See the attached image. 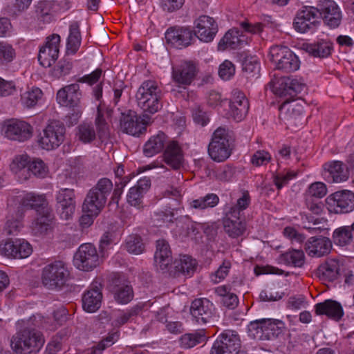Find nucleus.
I'll return each mask as SVG.
<instances>
[{"instance_id": "1", "label": "nucleus", "mask_w": 354, "mask_h": 354, "mask_svg": "<svg viewBox=\"0 0 354 354\" xmlns=\"http://www.w3.org/2000/svg\"><path fill=\"white\" fill-rule=\"evenodd\" d=\"M112 189L113 183L109 178L100 179L88 192L82 204L83 212L97 216L104 207Z\"/></svg>"}, {"instance_id": "2", "label": "nucleus", "mask_w": 354, "mask_h": 354, "mask_svg": "<svg viewBox=\"0 0 354 354\" xmlns=\"http://www.w3.org/2000/svg\"><path fill=\"white\" fill-rule=\"evenodd\" d=\"M138 105L145 114H154L162 107V91L157 82L147 80L142 82L136 93Z\"/></svg>"}, {"instance_id": "3", "label": "nucleus", "mask_w": 354, "mask_h": 354, "mask_svg": "<svg viewBox=\"0 0 354 354\" xmlns=\"http://www.w3.org/2000/svg\"><path fill=\"white\" fill-rule=\"evenodd\" d=\"M232 149L229 131L222 127L216 129L208 145L209 157L215 162H224L230 156Z\"/></svg>"}, {"instance_id": "4", "label": "nucleus", "mask_w": 354, "mask_h": 354, "mask_svg": "<svg viewBox=\"0 0 354 354\" xmlns=\"http://www.w3.org/2000/svg\"><path fill=\"white\" fill-rule=\"evenodd\" d=\"M70 272L66 264L56 261L46 266L42 271V283L48 289L61 288L69 279Z\"/></svg>"}, {"instance_id": "5", "label": "nucleus", "mask_w": 354, "mask_h": 354, "mask_svg": "<svg viewBox=\"0 0 354 354\" xmlns=\"http://www.w3.org/2000/svg\"><path fill=\"white\" fill-rule=\"evenodd\" d=\"M44 339L40 332L34 329H24L12 340L15 351L21 354L39 351L43 346Z\"/></svg>"}, {"instance_id": "6", "label": "nucleus", "mask_w": 354, "mask_h": 354, "mask_svg": "<svg viewBox=\"0 0 354 354\" xmlns=\"http://www.w3.org/2000/svg\"><path fill=\"white\" fill-rule=\"evenodd\" d=\"M320 24L317 10L313 6H304L297 12L293 21L294 29L299 33L315 32Z\"/></svg>"}, {"instance_id": "7", "label": "nucleus", "mask_w": 354, "mask_h": 354, "mask_svg": "<svg viewBox=\"0 0 354 354\" xmlns=\"http://www.w3.org/2000/svg\"><path fill=\"white\" fill-rule=\"evenodd\" d=\"M271 60L278 70L291 73L299 68V60L288 48L275 46L270 48Z\"/></svg>"}, {"instance_id": "8", "label": "nucleus", "mask_w": 354, "mask_h": 354, "mask_svg": "<svg viewBox=\"0 0 354 354\" xmlns=\"http://www.w3.org/2000/svg\"><path fill=\"white\" fill-rule=\"evenodd\" d=\"M65 127L58 120L51 121L44 129L43 136L39 140L40 147L46 150L57 148L64 140Z\"/></svg>"}, {"instance_id": "9", "label": "nucleus", "mask_w": 354, "mask_h": 354, "mask_svg": "<svg viewBox=\"0 0 354 354\" xmlns=\"http://www.w3.org/2000/svg\"><path fill=\"white\" fill-rule=\"evenodd\" d=\"M73 263L82 271H90L96 268L100 264L96 248L91 243L82 244L74 254Z\"/></svg>"}, {"instance_id": "10", "label": "nucleus", "mask_w": 354, "mask_h": 354, "mask_svg": "<svg viewBox=\"0 0 354 354\" xmlns=\"http://www.w3.org/2000/svg\"><path fill=\"white\" fill-rule=\"evenodd\" d=\"M326 205L332 213L351 212L354 209V193L348 190L336 192L326 198Z\"/></svg>"}, {"instance_id": "11", "label": "nucleus", "mask_w": 354, "mask_h": 354, "mask_svg": "<svg viewBox=\"0 0 354 354\" xmlns=\"http://www.w3.org/2000/svg\"><path fill=\"white\" fill-rule=\"evenodd\" d=\"M315 9L322 17L324 24L330 28H337L342 21V13L337 3L333 0H320Z\"/></svg>"}, {"instance_id": "12", "label": "nucleus", "mask_w": 354, "mask_h": 354, "mask_svg": "<svg viewBox=\"0 0 354 354\" xmlns=\"http://www.w3.org/2000/svg\"><path fill=\"white\" fill-rule=\"evenodd\" d=\"M57 210L62 219L72 218L75 210V194L73 189L62 188L56 194Z\"/></svg>"}, {"instance_id": "13", "label": "nucleus", "mask_w": 354, "mask_h": 354, "mask_svg": "<svg viewBox=\"0 0 354 354\" xmlns=\"http://www.w3.org/2000/svg\"><path fill=\"white\" fill-rule=\"evenodd\" d=\"M60 44V37L53 34L46 39L44 46L41 47L38 54L39 64L48 68L51 66L58 58Z\"/></svg>"}, {"instance_id": "14", "label": "nucleus", "mask_w": 354, "mask_h": 354, "mask_svg": "<svg viewBox=\"0 0 354 354\" xmlns=\"http://www.w3.org/2000/svg\"><path fill=\"white\" fill-rule=\"evenodd\" d=\"M190 313L198 324L212 322L215 316V308L212 302L206 298L194 299L190 306Z\"/></svg>"}, {"instance_id": "15", "label": "nucleus", "mask_w": 354, "mask_h": 354, "mask_svg": "<svg viewBox=\"0 0 354 354\" xmlns=\"http://www.w3.org/2000/svg\"><path fill=\"white\" fill-rule=\"evenodd\" d=\"M217 30V25L212 17L202 15L194 21V37H197L201 41L209 42L213 40Z\"/></svg>"}, {"instance_id": "16", "label": "nucleus", "mask_w": 354, "mask_h": 354, "mask_svg": "<svg viewBox=\"0 0 354 354\" xmlns=\"http://www.w3.org/2000/svg\"><path fill=\"white\" fill-rule=\"evenodd\" d=\"M33 129L30 124L19 120H11L5 126V136L8 138L19 142L30 139Z\"/></svg>"}, {"instance_id": "17", "label": "nucleus", "mask_w": 354, "mask_h": 354, "mask_svg": "<svg viewBox=\"0 0 354 354\" xmlns=\"http://www.w3.org/2000/svg\"><path fill=\"white\" fill-rule=\"evenodd\" d=\"M249 102L245 94L239 89H234L230 101V115L236 122L243 120L249 111Z\"/></svg>"}, {"instance_id": "18", "label": "nucleus", "mask_w": 354, "mask_h": 354, "mask_svg": "<svg viewBox=\"0 0 354 354\" xmlns=\"http://www.w3.org/2000/svg\"><path fill=\"white\" fill-rule=\"evenodd\" d=\"M32 247L24 239L8 240L1 248V253L13 259H24L32 253Z\"/></svg>"}, {"instance_id": "19", "label": "nucleus", "mask_w": 354, "mask_h": 354, "mask_svg": "<svg viewBox=\"0 0 354 354\" xmlns=\"http://www.w3.org/2000/svg\"><path fill=\"white\" fill-rule=\"evenodd\" d=\"M120 128L125 133L138 136L146 130L145 123L140 120L136 112L131 110L121 113Z\"/></svg>"}, {"instance_id": "20", "label": "nucleus", "mask_w": 354, "mask_h": 354, "mask_svg": "<svg viewBox=\"0 0 354 354\" xmlns=\"http://www.w3.org/2000/svg\"><path fill=\"white\" fill-rule=\"evenodd\" d=\"M168 44L177 48L189 46L194 39L193 31L187 28H170L165 33Z\"/></svg>"}, {"instance_id": "21", "label": "nucleus", "mask_w": 354, "mask_h": 354, "mask_svg": "<svg viewBox=\"0 0 354 354\" xmlns=\"http://www.w3.org/2000/svg\"><path fill=\"white\" fill-rule=\"evenodd\" d=\"M196 75V66L191 62H184L172 68L173 81L183 88L191 84Z\"/></svg>"}, {"instance_id": "22", "label": "nucleus", "mask_w": 354, "mask_h": 354, "mask_svg": "<svg viewBox=\"0 0 354 354\" xmlns=\"http://www.w3.org/2000/svg\"><path fill=\"white\" fill-rule=\"evenodd\" d=\"M332 249L330 240L326 236H312L305 243V250L312 257H322L330 253Z\"/></svg>"}, {"instance_id": "23", "label": "nucleus", "mask_w": 354, "mask_h": 354, "mask_svg": "<svg viewBox=\"0 0 354 354\" xmlns=\"http://www.w3.org/2000/svg\"><path fill=\"white\" fill-rule=\"evenodd\" d=\"M102 285L98 281H93L88 290L82 297V307L88 313H94L101 306L102 293L101 292Z\"/></svg>"}, {"instance_id": "24", "label": "nucleus", "mask_w": 354, "mask_h": 354, "mask_svg": "<svg viewBox=\"0 0 354 354\" xmlns=\"http://www.w3.org/2000/svg\"><path fill=\"white\" fill-rule=\"evenodd\" d=\"M82 93L77 83L66 86L58 91L57 100L62 106L77 107L80 103Z\"/></svg>"}, {"instance_id": "25", "label": "nucleus", "mask_w": 354, "mask_h": 354, "mask_svg": "<svg viewBox=\"0 0 354 354\" xmlns=\"http://www.w3.org/2000/svg\"><path fill=\"white\" fill-rule=\"evenodd\" d=\"M298 80L289 77L281 78L274 86L275 93L280 96H295L305 88Z\"/></svg>"}, {"instance_id": "26", "label": "nucleus", "mask_w": 354, "mask_h": 354, "mask_svg": "<svg viewBox=\"0 0 354 354\" xmlns=\"http://www.w3.org/2000/svg\"><path fill=\"white\" fill-rule=\"evenodd\" d=\"M183 153L176 141L168 142L164 151V161L173 169L178 170L183 163Z\"/></svg>"}, {"instance_id": "27", "label": "nucleus", "mask_w": 354, "mask_h": 354, "mask_svg": "<svg viewBox=\"0 0 354 354\" xmlns=\"http://www.w3.org/2000/svg\"><path fill=\"white\" fill-rule=\"evenodd\" d=\"M156 266L161 270H166L172 262L171 251L167 241L160 239L156 241L154 254Z\"/></svg>"}, {"instance_id": "28", "label": "nucleus", "mask_w": 354, "mask_h": 354, "mask_svg": "<svg viewBox=\"0 0 354 354\" xmlns=\"http://www.w3.org/2000/svg\"><path fill=\"white\" fill-rule=\"evenodd\" d=\"M315 310L317 315H326L335 320H339L344 315V311L340 303L327 299L324 302L318 303L315 306Z\"/></svg>"}, {"instance_id": "29", "label": "nucleus", "mask_w": 354, "mask_h": 354, "mask_svg": "<svg viewBox=\"0 0 354 354\" xmlns=\"http://www.w3.org/2000/svg\"><path fill=\"white\" fill-rule=\"evenodd\" d=\"M302 49L314 57L324 58L330 55L333 44L328 41L319 40L313 44H303Z\"/></svg>"}, {"instance_id": "30", "label": "nucleus", "mask_w": 354, "mask_h": 354, "mask_svg": "<svg viewBox=\"0 0 354 354\" xmlns=\"http://www.w3.org/2000/svg\"><path fill=\"white\" fill-rule=\"evenodd\" d=\"M217 340L223 348H228L229 352L232 354H239L241 347V340L239 335L234 330H225L221 333Z\"/></svg>"}, {"instance_id": "31", "label": "nucleus", "mask_w": 354, "mask_h": 354, "mask_svg": "<svg viewBox=\"0 0 354 354\" xmlns=\"http://www.w3.org/2000/svg\"><path fill=\"white\" fill-rule=\"evenodd\" d=\"M167 140V136L163 132L151 136L143 146V153L147 157H151L163 149Z\"/></svg>"}, {"instance_id": "32", "label": "nucleus", "mask_w": 354, "mask_h": 354, "mask_svg": "<svg viewBox=\"0 0 354 354\" xmlns=\"http://www.w3.org/2000/svg\"><path fill=\"white\" fill-rule=\"evenodd\" d=\"M324 169L328 171L334 183L346 181L349 177V168L341 161H333L324 165Z\"/></svg>"}, {"instance_id": "33", "label": "nucleus", "mask_w": 354, "mask_h": 354, "mask_svg": "<svg viewBox=\"0 0 354 354\" xmlns=\"http://www.w3.org/2000/svg\"><path fill=\"white\" fill-rule=\"evenodd\" d=\"M223 226L225 232L232 238L242 236L246 229L245 223L240 221L239 216L233 217L229 216L228 213L223 220Z\"/></svg>"}, {"instance_id": "34", "label": "nucleus", "mask_w": 354, "mask_h": 354, "mask_svg": "<svg viewBox=\"0 0 354 354\" xmlns=\"http://www.w3.org/2000/svg\"><path fill=\"white\" fill-rule=\"evenodd\" d=\"M320 277L328 281L335 280L339 273V263L335 259H328L318 268Z\"/></svg>"}, {"instance_id": "35", "label": "nucleus", "mask_w": 354, "mask_h": 354, "mask_svg": "<svg viewBox=\"0 0 354 354\" xmlns=\"http://www.w3.org/2000/svg\"><path fill=\"white\" fill-rule=\"evenodd\" d=\"M53 226L54 217L50 214H46L35 219L32 223V230L35 234L41 236L51 232Z\"/></svg>"}, {"instance_id": "36", "label": "nucleus", "mask_w": 354, "mask_h": 354, "mask_svg": "<svg viewBox=\"0 0 354 354\" xmlns=\"http://www.w3.org/2000/svg\"><path fill=\"white\" fill-rule=\"evenodd\" d=\"M174 267L176 272L190 277L196 270L197 261L191 256L183 255L174 261Z\"/></svg>"}, {"instance_id": "37", "label": "nucleus", "mask_w": 354, "mask_h": 354, "mask_svg": "<svg viewBox=\"0 0 354 354\" xmlns=\"http://www.w3.org/2000/svg\"><path fill=\"white\" fill-rule=\"evenodd\" d=\"M30 158L26 154L17 156L12 160L11 170L18 175L19 178L27 180L30 175H28L27 169L30 165Z\"/></svg>"}, {"instance_id": "38", "label": "nucleus", "mask_w": 354, "mask_h": 354, "mask_svg": "<svg viewBox=\"0 0 354 354\" xmlns=\"http://www.w3.org/2000/svg\"><path fill=\"white\" fill-rule=\"evenodd\" d=\"M54 7V1L43 0L39 1L35 6V15L37 18L45 23H49L53 19Z\"/></svg>"}, {"instance_id": "39", "label": "nucleus", "mask_w": 354, "mask_h": 354, "mask_svg": "<svg viewBox=\"0 0 354 354\" xmlns=\"http://www.w3.org/2000/svg\"><path fill=\"white\" fill-rule=\"evenodd\" d=\"M243 41L239 38V31L236 29L228 30L220 40L218 48L220 50L227 48L235 49L241 46Z\"/></svg>"}, {"instance_id": "40", "label": "nucleus", "mask_w": 354, "mask_h": 354, "mask_svg": "<svg viewBox=\"0 0 354 354\" xmlns=\"http://www.w3.org/2000/svg\"><path fill=\"white\" fill-rule=\"evenodd\" d=\"M263 320L266 340L276 338L283 332L285 324L281 320L274 319H263Z\"/></svg>"}, {"instance_id": "41", "label": "nucleus", "mask_w": 354, "mask_h": 354, "mask_svg": "<svg viewBox=\"0 0 354 354\" xmlns=\"http://www.w3.org/2000/svg\"><path fill=\"white\" fill-rule=\"evenodd\" d=\"M115 300L122 304L129 303L133 297V292L131 286L125 283L115 285L113 289Z\"/></svg>"}, {"instance_id": "42", "label": "nucleus", "mask_w": 354, "mask_h": 354, "mask_svg": "<svg viewBox=\"0 0 354 354\" xmlns=\"http://www.w3.org/2000/svg\"><path fill=\"white\" fill-rule=\"evenodd\" d=\"M81 44L80 26L77 22H73L69 28V35L67 40V51L75 54Z\"/></svg>"}, {"instance_id": "43", "label": "nucleus", "mask_w": 354, "mask_h": 354, "mask_svg": "<svg viewBox=\"0 0 354 354\" xmlns=\"http://www.w3.org/2000/svg\"><path fill=\"white\" fill-rule=\"evenodd\" d=\"M206 336L203 330L193 333H186L180 338V344L182 348H191L197 344L205 342Z\"/></svg>"}, {"instance_id": "44", "label": "nucleus", "mask_w": 354, "mask_h": 354, "mask_svg": "<svg viewBox=\"0 0 354 354\" xmlns=\"http://www.w3.org/2000/svg\"><path fill=\"white\" fill-rule=\"evenodd\" d=\"M280 259L286 265L301 267L305 262L304 253L301 250H289L280 256Z\"/></svg>"}, {"instance_id": "45", "label": "nucleus", "mask_w": 354, "mask_h": 354, "mask_svg": "<svg viewBox=\"0 0 354 354\" xmlns=\"http://www.w3.org/2000/svg\"><path fill=\"white\" fill-rule=\"evenodd\" d=\"M46 196L44 194H36L32 192L27 193L21 199V207L18 209H22V207L35 209L43 206L46 203Z\"/></svg>"}, {"instance_id": "46", "label": "nucleus", "mask_w": 354, "mask_h": 354, "mask_svg": "<svg viewBox=\"0 0 354 354\" xmlns=\"http://www.w3.org/2000/svg\"><path fill=\"white\" fill-rule=\"evenodd\" d=\"M24 216L22 209H17L16 216L10 214L7 216V221L4 227V231L8 235L15 234L22 227L21 218Z\"/></svg>"}, {"instance_id": "47", "label": "nucleus", "mask_w": 354, "mask_h": 354, "mask_svg": "<svg viewBox=\"0 0 354 354\" xmlns=\"http://www.w3.org/2000/svg\"><path fill=\"white\" fill-rule=\"evenodd\" d=\"M219 202V198L216 194H207L203 197L193 200L190 206L194 209H205L215 207Z\"/></svg>"}, {"instance_id": "48", "label": "nucleus", "mask_w": 354, "mask_h": 354, "mask_svg": "<svg viewBox=\"0 0 354 354\" xmlns=\"http://www.w3.org/2000/svg\"><path fill=\"white\" fill-rule=\"evenodd\" d=\"M125 249L131 254H140L145 249L141 236L138 234H131L127 236L124 243Z\"/></svg>"}, {"instance_id": "49", "label": "nucleus", "mask_w": 354, "mask_h": 354, "mask_svg": "<svg viewBox=\"0 0 354 354\" xmlns=\"http://www.w3.org/2000/svg\"><path fill=\"white\" fill-rule=\"evenodd\" d=\"M97 113L95 124L97 131V136L100 140H103L109 137V131L108 124L103 115L102 105L101 103L97 106Z\"/></svg>"}, {"instance_id": "50", "label": "nucleus", "mask_w": 354, "mask_h": 354, "mask_svg": "<svg viewBox=\"0 0 354 354\" xmlns=\"http://www.w3.org/2000/svg\"><path fill=\"white\" fill-rule=\"evenodd\" d=\"M250 203V196L248 191H243L241 196L237 199L236 203L231 207L228 212V215L233 217H237L240 215L241 211L248 208Z\"/></svg>"}, {"instance_id": "51", "label": "nucleus", "mask_w": 354, "mask_h": 354, "mask_svg": "<svg viewBox=\"0 0 354 354\" xmlns=\"http://www.w3.org/2000/svg\"><path fill=\"white\" fill-rule=\"evenodd\" d=\"M96 132L91 124L83 123L78 126L77 136L84 143H89L96 138Z\"/></svg>"}, {"instance_id": "52", "label": "nucleus", "mask_w": 354, "mask_h": 354, "mask_svg": "<svg viewBox=\"0 0 354 354\" xmlns=\"http://www.w3.org/2000/svg\"><path fill=\"white\" fill-rule=\"evenodd\" d=\"M142 306L141 305H136L126 311H122L116 317L114 320V324L116 326H121L135 316H137L142 310Z\"/></svg>"}, {"instance_id": "53", "label": "nucleus", "mask_w": 354, "mask_h": 354, "mask_svg": "<svg viewBox=\"0 0 354 354\" xmlns=\"http://www.w3.org/2000/svg\"><path fill=\"white\" fill-rule=\"evenodd\" d=\"M353 239V234L349 226H343L336 229L333 233V240L336 244L341 246L350 243Z\"/></svg>"}, {"instance_id": "54", "label": "nucleus", "mask_w": 354, "mask_h": 354, "mask_svg": "<svg viewBox=\"0 0 354 354\" xmlns=\"http://www.w3.org/2000/svg\"><path fill=\"white\" fill-rule=\"evenodd\" d=\"M263 319L251 322L248 326L249 336L254 339L266 340Z\"/></svg>"}, {"instance_id": "55", "label": "nucleus", "mask_w": 354, "mask_h": 354, "mask_svg": "<svg viewBox=\"0 0 354 354\" xmlns=\"http://www.w3.org/2000/svg\"><path fill=\"white\" fill-rule=\"evenodd\" d=\"M28 175L32 174L35 176L40 178H45L48 174V169L46 164L40 159L30 162L27 169Z\"/></svg>"}, {"instance_id": "56", "label": "nucleus", "mask_w": 354, "mask_h": 354, "mask_svg": "<svg viewBox=\"0 0 354 354\" xmlns=\"http://www.w3.org/2000/svg\"><path fill=\"white\" fill-rule=\"evenodd\" d=\"M41 96V90L39 88H33L32 90L24 93L21 97L22 104L27 108H31L36 105Z\"/></svg>"}, {"instance_id": "57", "label": "nucleus", "mask_w": 354, "mask_h": 354, "mask_svg": "<svg viewBox=\"0 0 354 354\" xmlns=\"http://www.w3.org/2000/svg\"><path fill=\"white\" fill-rule=\"evenodd\" d=\"M118 338V332L109 333L106 338L103 339L95 348H92L87 354H101L103 350L113 345Z\"/></svg>"}, {"instance_id": "58", "label": "nucleus", "mask_w": 354, "mask_h": 354, "mask_svg": "<svg viewBox=\"0 0 354 354\" xmlns=\"http://www.w3.org/2000/svg\"><path fill=\"white\" fill-rule=\"evenodd\" d=\"M281 111H286V113L290 119H296L304 112V107L295 102H285L281 106Z\"/></svg>"}, {"instance_id": "59", "label": "nucleus", "mask_w": 354, "mask_h": 354, "mask_svg": "<svg viewBox=\"0 0 354 354\" xmlns=\"http://www.w3.org/2000/svg\"><path fill=\"white\" fill-rule=\"evenodd\" d=\"M327 192L324 183L316 182L312 183L306 192L305 197L319 199L324 197Z\"/></svg>"}, {"instance_id": "60", "label": "nucleus", "mask_w": 354, "mask_h": 354, "mask_svg": "<svg viewBox=\"0 0 354 354\" xmlns=\"http://www.w3.org/2000/svg\"><path fill=\"white\" fill-rule=\"evenodd\" d=\"M230 268L231 263L229 261H223L222 265L211 275L212 281L214 283H220L228 274Z\"/></svg>"}, {"instance_id": "61", "label": "nucleus", "mask_w": 354, "mask_h": 354, "mask_svg": "<svg viewBox=\"0 0 354 354\" xmlns=\"http://www.w3.org/2000/svg\"><path fill=\"white\" fill-rule=\"evenodd\" d=\"M174 209H166L164 212H157L153 216V222L157 225H162L163 223H171L175 219Z\"/></svg>"}, {"instance_id": "62", "label": "nucleus", "mask_w": 354, "mask_h": 354, "mask_svg": "<svg viewBox=\"0 0 354 354\" xmlns=\"http://www.w3.org/2000/svg\"><path fill=\"white\" fill-rule=\"evenodd\" d=\"M243 71L248 73L257 74L259 71V62L256 57H246L243 61Z\"/></svg>"}, {"instance_id": "63", "label": "nucleus", "mask_w": 354, "mask_h": 354, "mask_svg": "<svg viewBox=\"0 0 354 354\" xmlns=\"http://www.w3.org/2000/svg\"><path fill=\"white\" fill-rule=\"evenodd\" d=\"M15 57V50L12 46L6 42H0V61L10 62Z\"/></svg>"}, {"instance_id": "64", "label": "nucleus", "mask_w": 354, "mask_h": 354, "mask_svg": "<svg viewBox=\"0 0 354 354\" xmlns=\"http://www.w3.org/2000/svg\"><path fill=\"white\" fill-rule=\"evenodd\" d=\"M235 73V66L229 60H225L219 66L218 75L223 80H230Z\"/></svg>"}]
</instances>
